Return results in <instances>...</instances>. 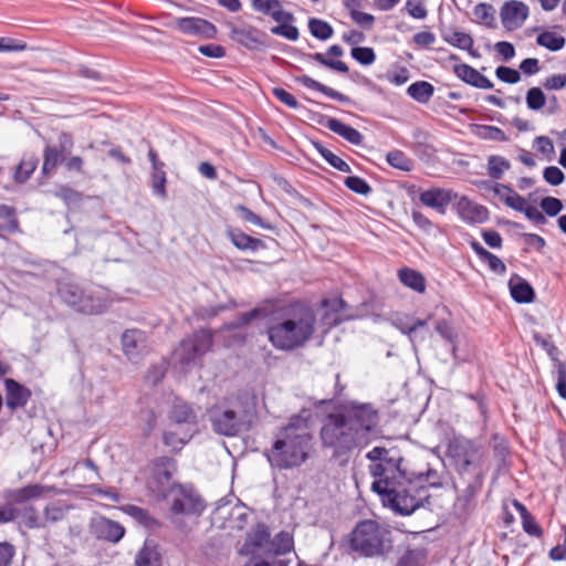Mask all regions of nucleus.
<instances>
[{"label":"nucleus","instance_id":"1","mask_svg":"<svg viewBox=\"0 0 566 566\" xmlns=\"http://www.w3.org/2000/svg\"><path fill=\"white\" fill-rule=\"evenodd\" d=\"M371 462L368 470L374 478L371 490L384 506L400 515H410L428 499L426 483L436 472L413 474L403 467L405 459L397 449L375 447L366 453Z\"/></svg>","mask_w":566,"mask_h":566},{"label":"nucleus","instance_id":"2","mask_svg":"<svg viewBox=\"0 0 566 566\" xmlns=\"http://www.w3.org/2000/svg\"><path fill=\"white\" fill-rule=\"evenodd\" d=\"M378 413L370 405H355L343 412L329 413L321 429L322 443L342 455L364 448L378 437Z\"/></svg>","mask_w":566,"mask_h":566},{"label":"nucleus","instance_id":"3","mask_svg":"<svg viewBox=\"0 0 566 566\" xmlns=\"http://www.w3.org/2000/svg\"><path fill=\"white\" fill-rule=\"evenodd\" d=\"M266 317L269 342L280 350H293L303 346L315 331L314 312L301 304L269 311Z\"/></svg>","mask_w":566,"mask_h":566},{"label":"nucleus","instance_id":"4","mask_svg":"<svg viewBox=\"0 0 566 566\" xmlns=\"http://www.w3.org/2000/svg\"><path fill=\"white\" fill-rule=\"evenodd\" d=\"M311 449L312 436L307 421L295 416L275 434V441L266 452V458L274 468L291 469L303 464L308 459Z\"/></svg>","mask_w":566,"mask_h":566},{"label":"nucleus","instance_id":"5","mask_svg":"<svg viewBox=\"0 0 566 566\" xmlns=\"http://www.w3.org/2000/svg\"><path fill=\"white\" fill-rule=\"evenodd\" d=\"M391 532L377 522L366 520L357 524L350 537V547L365 557L386 555L392 548Z\"/></svg>","mask_w":566,"mask_h":566},{"label":"nucleus","instance_id":"6","mask_svg":"<svg viewBox=\"0 0 566 566\" xmlns=\"http://www.w3.org/2000/svg\"><path fill=\"white\" fill-rule=\"evenodd\" d=\"M293 545V536L289 532L282 531L271 539L269 528L264 524H259L248 535L240 552L244 555L270 557L272 555L290 554Z\"/></svg>","mask_w":566,"mask_h":566},{"label":"nucleus","instance_id":"7","mask_svg":"<svg viewBox=\"0 0 566 566\" xmlns=\"http://www.w3.org/2000/svg\"><path fill=\"white\" fill-rule=\"evenodd\" d=\"M61 300L78 313L95 315L108 307V302L103 293L85 294L74 283H61L57 289Z\"/></svg>","mask_w":566,"mask_h":566},{"label":"nucleus","instance_id":"8","mask_svg":"<svg viewBox=\"0 0 566 566\" xmlns=\"http://www.w3.org/2000/svg\"><path fill=\"white\" fill-rule=\"evenodd\" d=\"M161 499L170 504L174 514L198 515L205 510L201 497L191 489L185 485H172Z\"/></svg>","mask_w":566,"mask_h":566},{"label":"nucleus","instance_id":"9","mask_svg":"<svg viewBox=\"0 0 566 566\" xmlns=\"http://www.w3.org/2000/svg\"><path fill=\"white\" fill-rule=\"evenodd\" d=\"M212 344V333L208 329H199L181 340L176 355L182 365H189L210 352Z\"/></svg>","mask_w":566,"mask_h":566},{"label":"nucleus","instance_id":"10","mask_svg":"<svg viewBox=\"0 0 566 566\" xmlns=\"http://www.w3.org/2000/svg\"><path fill=\"white\" fill-rule=\"evenodd\" d=\"M176 461L169 457H159L150 463V476L147 481L148 490L161 497L172 485L171 478L176 472Z\"/></svg>","mask_w":566,"mask_h":566},{"label":"nucleus","instance_id":"11","mask_svg":"<svg viewBox=\"0 0 566 566\" xmlns=\"http://www.w3.org/2000/svg\"><path fill=\"white\" fill-rule=\"evenodd\" d=\"M210 421L214 432L227 437L237 436L242 427L239 415L221 403L211 408Z\"/></svg>","mask_w":566,"mask_h":566},{"label":"nucleus","instance_id":"12","mask_svg":"<svg viewBox=\"0 0 566 566\" xmlns=\"http://www.w3.org/2000/svg\"><path fill=\"white\" fill-rule=\"evenodd\" d=\"M448 454L460 471H467L479 458L478 447L468 439L453 438L448 446Z\"/></svg>","mask_w":566,"mask_h":566},{"label":"nucleus","instance_id":"13","mask_svg":"<svg viewBox=\"0 0 566 566\" xmlns=\"http://www.w3.org/2000/svg\"><path fill=\"white\" fill-rule=\"evenodd\" d=\"M175 28L186 34L203 39H213L217 35L214 24L199 17L177 18L174 21Z\"/></svg>","mask_w":566,"mask_h":566},{"label":"nucleus","instance_id":"14","mask_svg":"<svg viewBox=\"0 0 566 566\" xmlns=\"http://www.w3.org/2000/svg\"><path fill=\"white\" fill-rule=\"evenodd\" d=\"M528 14L527 4L518 0L505 1L500 10L501 22L507 30L521 28L528 18Z\"/></svg>","mask_w":566,"mask_h":566},{"label":"nucleus","instance_id":"15","mask_svg":"<svg viewBox=\"0 0 566 566\" xmlns=\"http://www.w3.org/2000/svg\"><path fill=\"white\" fill-rule=\"evenodd\" d=\"M120 343L125 356L132 361H137L147 349L146 333L138 328L126 329L122 334Z\"/></svg>","mask_w":566,"mask_h":566},{"label":"nucleus","instance_id":"16","mask_svg":"<svg viewBox=\"0 0 566 566\" xmlns=\"http://www.w3.org/2000/svg\"><path fill=\"white\" fill-rule=\"evenodd\" d=\"M458 197L455 192L444 188H430L419 195L420 202L439 214H446L449 205Z\"/></svg>","mask_w":566,"mask_h":566},{"label":"nucleus","instance_id":"17","mask_svg":"<svg viewBox=\"0 0 566 566\" xmlns=\"http://www.w3.org/2000/svg\"><path fill=\"white\" fill-rule=\"evenodd\" d=\"M457 211L459 217L467 223L480 224L489 219V210L486 207L479 205L467 197H461L457 202Z\"/></svg>","mask_w":566,"mask_h":566},{"label":"nucleus","instance_id":"18","mask_svg":"<svg viewBox=\"0 0 566 566\" xmlns=\"http://www.w3.org/2000/svg\"><path fill=\"white\" fill-rule=\"evenodd\" d=\"M92 532L98 539H104L111 543L119 542L125 535L124 526L103 516L93 521Z\"/></svg>","mask_w":566,"mask_h":566},{"label":"nucleus","instance_id":"19","mask_svg":"<svg viewBox=\"0 0 566 566\" xmlns=\"http://www.w3.org/2000/svg\"><path fill=\"white\" fill-rule=\"evenodd\" d=\"M4 385L6 407L11 411L23 408L31 398L30 389L11 378L6 379Z\"/></svg>","mask_w":566,"mask_h":566},{"label":"nucleus","instance_id":"20","mask_svg":"<svg viewBox=\"0 0 566 566\" xmlns=\"http://www.w3.org/2000/svg\"><path fill=\"white\" fill-rule=\"evenodd\" d=\"M453 73L464 83L481 90L493 88V83L469 64H455Z\"/></svg>","mask_w":566,"mask_h":566},{"label":"nucleus","instance_id":"21","mask_svg":"<svg viewBox=\"0 0 566 566\" xmlns=\"http://www.w3.org/2000/svg\"><path fill=\"white\" fill-rule=\"evenodd\" d=\"M255 11L271 15L275 22L294 21L291 12L284 11L280 0H252Z\"/></svg>","mask_w":566,"mask_h":566},{"label":"nucleus","instance_id":"22","mask_svg":"<svg viewBox=\"0 0 566 566\" xmlns=\"http://www.w3.org/2000/svg\"><path fill=\"white\" fill-rule=\"evenodd\" d=\"M231 38L250 50H256L264 44L261 31L253 27L233 28Z\"/></svg>","mask_w":566,"mask_h":566},{"label":"nucleus","instance_id":"23","mask_svg":"<svg viewBox=\"0 0 566 566\" xmlns=\"http://www.w3.org/2000/svg\"><path fill=\"white\" fill-rule=\"evenodd\" d=\"M71 509L72 506L63 500L49 502L42 511L44 528L62 522Z\"/></svg>","mask_w":566,"mask_h":566},{"label":"nucleus","instance_id":"24","mask_svg":"<svg viewBox=\"0 0 566 566\" xmlns=\"http://www.w3.org/2000/svg\"><path fill=\"white\" fill-rule=\"evenodd\" d=\"M511 296L517 303H531L535 297V292L531 284L517 274H514L509 281Z\"/></svg>","mask_w":566,"mask_h":566},{"label":"nucleus","instance_id":"25","mask_svg":"<svg viewBox=\"0 0 566 566\" xmlns=\"http://www.w3.org/2000/svg\"><path fill=\"white\" fill-rule=\"evenodd\" d=\"M14 511L13 521L19 518V523L28 528H44L43 516L35 506L25 505L22 509H17L11 504Z\"/></svg>","mask_w":566,"mask_h":566},{"label":"nucleus","instance_id":"26","mask_svg":"<svg viewBox=\"0 0 566 566\" xmlns=\"http://www.w3.org/2000/svg\"><path fill=\"white\" fill-rule=\"evenodd\" d=\"M227 235L232 244L239 250L258 251L265 248L262 240L248 235L240 229H229L227 231Z\"/></svg>","mask_w":566,"mask_h":566},{"label":"nucleus","instance_id":"27","mask_svg":"<svg viewBox=\"0 0 566 566\" xmlns=\"http://www.w3.org/2000/svg\"><path fill=\"white\" fill-rule=\"evenodd\" d=\"M325 126L353 145H360L363 143L364 136L356 128L348 126L336 118H328Z\"/></svg>","mask_w":566,"mask_h":566},{"label":"nucleus","instance_id":"28","mask_svg":"<svg viewBox=\"0 0 566 566\" xmlns=\"http://www.w3.org/2000/svg\"><path fill=\"white\" fill-rule=\"evenodd\" d=\"M135 566H163L161 554L157 545L151 542H145L144 546L136 554Z\"/></svg>","mask_w":566,"mask_h":566},{"label":"nucleus","instance_id":"29","mask_svg":"<svg viewBox=\"0 0 566 566\" xmlns=\"http://www.w3.org/2000/svg\"><path fill=\"white\" fill-rule=\"evenodd\" d=\"M45 491V486L40 484H30L21 489L10 490L6 493V499L14 503H23L33 499H39Z\"/></svg>","mask_w":566,"mask_h":566},{"label":"nucleus","instance_id":"30","mask_svg":"<svg viewBox=\"0 0 566 566\" xmlns=\"http://www.w3.org/2000/svg\"><path fill=\"white\" fill-rule=\"evenodd\" d=\"M295 82L307 87V88L318 91V92L325 94L326 96H328L333 99H336L338 102H348L349 101L348 96L335 91L332 87H328V86L317 82L316 80H314L307 75H301V76L295 77Z\"/></svg>","mask_w":566,"mask_h":566},{"label":"nucleus","instance_id":"31","mask_svg":"<svg viewBox=\"0 0 566 566\" xmlns=\"http://www.w3.org/2000/svg\"><path fill=\"white\" fill-rule=\"evenodd\" d=\"M169 419L176 423H196V413L187 402L175 399L169 411Z\"/></svg>","mask_w":566,"mask_h":566},{"label":"nucleus","instance_id":"32","mask_svg":"<svg viewBox=\"0 0 566 566\" xmlns=\"http://www.w3.org/2000/svg\"><path fill=\"white\" fill-rule=\"evenodd\" d=\"M443 40L452 46L468 51L471 55H475L473 48V38L465 32L459 30H448L443 33Z\"/></svg>","mask_w":566,"mask_h":566},{"label":"nucleus","instance_id":"33","mask_svg":"<svg viewBox=\"0 0 566 566\" xmlns=\"http://www.w3.org/2000/svg\"><path fill=\"white\" fill-rule=\"evenodd\" d=\"M398 277L403 285L418 293H423L426 291V279L416 270L403 268L399 270Z\"/></svg>","mask_w":566,"mask_h":566},{"label":"nucleus","instance_id":"34","mask_svg":"<svg viewBox=\"0 0 566 566\" xmlns=\"http://www.w3.org/2000/svg\"><path fill=\"white\" fill-rule=\"evenodd\" d=\"M323 305L331 308L326 311L323 317V322L328 327L336 326L344 319L340 315V311L345 307V302L342 298L324 300Z\"/></svg>","mask_w":566,"mask_h":566},{"label":"nucleus","instance_id":"35","mask_svg":"<svg viewBox=\"0 0 566 566\" xmlns=\"http://www.w3.org/2000/svg\"><path fill=\"white\" fill-rule=\"evenodd\" d=\"M123 511L146 528H155L159 525L158 521L153 517L147 510L137 505L128 504L123 507Z\"/></svg>","mask_w":566,"mask_h":566},{"label":"nucleus","instance_id":"36","mask_svg":"<svg viewBox=\"0 0 566 566\" xmlns=\"http://www.w3.org/2000/svg\"><path fill=\"white\" fill-rule=\"evenodd\" d=\"M269 315V310L266 306L264 307H255L250 312L240 314L235 319L230 323L224 324V329H235L242 328L247 326L250 322L258 317H266Z\"/></svg>","mask_w":566,"mask_h":566},{"label":"nucleus","instance_id":"37","mask_svg":"<svg viewBox=\"0 0 566 566\" xmlns=\"http://www.w3.org/2000/svg\"><path fill=\"white\" fill-rule=\"evenodd\" d=\"M408 95L419 103H428L434 93L432 84L426 81H417L407 88Z\"/></svg>","mask_w":566,"mask_h":566},{"label":"nucleus","instance_id":"38","mask_svg":"<svg viewBox=\"0 0 566 566\" xmlns=\"http://www.w3.org/2000/svg\"><path fill=\"white\" fill-rule=\"evenodd\" d=\"M19 231V220L15 209L7 205H0V232L13 233Z\"/></svg>","mask_w":566,"mask_h":566},{"label":"nucleus","instance_id":"39","mask_svg":"<svg viewBox=\"0 0 566 566\" xmlns=\"http://www.w3.org/2000/svg\"><path fill=\"white\" fill-rule=\"evenodd\" d=\"M536 42L538 45L556 52L565 46L566 39L556 32L544 31L537 35Z\"/></svg>","mask_w":566,"mask_h":566},{"label":"nucleus","instance_id":"40","mask_svg":"<svg viewBox=\"0 0 566 566\" xmlns=\"http://www.w3.org/2000/svg\"><path fill=\"white\" fill-rule=\"evenodd\" d=\"M308 30L314 38L322 41L331 39L334 34L333 27L318 18H311L308 20Z\"/></svg>","mask_w":566,"mask_h":566},{"label":"nucleus","instance_id":"41","mask_svg":"<svg viewBox=\"0 0 566 566\" xmlns=\"http://www.w3.org/2000/svg\"><path fill=\"white\" fill-rule=\"evenodd\" d=\"M316 150L319 153V155L335 169L342 171V172H350L349 165L344 161L340 157L335 155L332 150L326 148L319 143L314 144Z\"/></svg>","mask_w":566,"mask_h":566},{"label":"nucleus","instance_id":"42","mask_svg":"<svg viewBox=\"0 0 566 566\" xmlns=\"http://www.w3.org/2000/svg\"><path fill=\"white\" fill-rule=\"evenodd\" d=\"M511 168L510 161L499 155H492L488 158V174L493 179H500L506 170Z\"/></svg>","mask_w":566,"mask_h":566},{"label":"nucleus","instance_id":"43","mask_svg":"<svg viewBox=\"0 0 566 566\" xmlns=\"http://www.w3.org/2000/svg\"><path fill=\"white\" fill-rule=\"evenodd\" d=\"M387 163L399 170L402 171H411L413 168V160L410 159L403 151L401 150H391L386 156Z\"/></svg>","mask_w":566,"mask_h":566},{"label":"nucleus","instance_id":"44","mask_svg":"<svg viewBox=\"0 0 566 566\" xmlns=\"http://www.w3.org/2000/svg\"><path fill=\"white\" fill-rule=\"evenodd\" d=\"M473 14L478 22L489 28L495 27V10L491 4L479 3L473 9Z\"/></svg>","mask_w":566,"mask_h":566},{"label":"nucleus","instance_id":"45","mask_svg":"<svg viewBox=\"0 0 566 566\" xmlns=\"http://www.w3.org/2000/svg\"><path fill=\"white\" fill-rule=\"evenodd\" d=\"M61 160V153L54 146H46L43 154V174H50Z\"/></svg>","mask_w":566,"mask_h":566},{"label":"nucleus","instance_id":"46","mask_svg":"<svg viewBox=\"0 0 566 566\" xmlns=\"http://www.w3.org/2000/svg\"><path fill=\"white\" fill-rule=\"evenodd\" d=\"M38 165V160L33 157L28 159H22L17 167L14 178L18 182L27 181L32 172L35 170Z\"/></svg>","mask_w":566,"mask_h":566},{"label":"nucleus","instance_id":"47","mask_svg":"<svg viewBox=\"0 0 566 566\" xmlns=\"http://www.w3.org/2000/svg\"><path fill=\"white\" fill-rule=\"evenodd\" d=\"M475 134L486 140H497V142H504L506 140V136L504 132L495 126L491 125H479L476 126Z\"/></svg>","mask_w":566,"mask_h":566},{"label":"nucleus","instance_id":"48","mask_svg":"<svg viewBox=\"0 0 566 566\" xmlns=\"http://www.w3.org/2000/svg\"><path fill=\"white\" fill-rule=\"evenodd\" d=\"M166 172L164 169H157L151 171V190L153 193L160 197L166 198L167 197V190H166Z\"/></svg>","mask_w":566,"mask_h":566},{"label":"nucleus","instance_id":"49","mask_svg":"<svg viewBox=\"0 0 566 566\" xmlns=\"http://www.w3.org/2000/svg\"><path fill=\"white\" fill-rule=\"evenodd\" d=\"M307 59L316 61L319 64H322L328 69L335 70L337 72H340V73L348 72V66L346 65V63H344L343 61H335V60L327 59L325 56V54H323V53L307 54Z\"/></svg>","mask_w":566,"mask_h":566},{"label":"nucleus","instance_id":"50","mask_svg":"<svg viewBox=\"0 0 566 566\" xmlns=\"http://www.w3.org/2000/svg\"><path fill=\"white\" fill-rule=\"evenodd\" d=\"M546 96L539 87H532L526 93V105L532 111H539L545 106Z\"/></svg>","mask_w":566,"mask_h":566},{"label":"nucleus","instance_id":"51","mask_svg":"<svg viewBox=\"0 0 566 566\" xmlns=\"http://www.w3.org/2000/svg\"><path fill=\"white\" fill-rule=\"evenodd\" d=\"M293 21H284L277 22L279 25H275L271 29V32L275 35L283 36L290 41H296L300 36L298 29L292 25Z\"/></svg>","mask_w":566,"mask_h":566},{"label":"nucleus","instance_id":"52","mask_svg":"<svg viewBox=\"0 0 566 566\" xmlns=\"http://www.w3.org/2000/svg\"><path fill=\"white\" fill-rule=\"evenodd\" d=\"M350 54L353 59L363 65H370L376 60L374 50L368 46H355L352 49Z\"/></svg>","mask_w":566,"mask_h":566},{"label":"nucleus","instance_id":"53","mask_svg":"<svg viewBox=\"0 0 566 566\" xmlns=\"http://www.w3.org/2000/svg\"><path fill=\"white\" fill-rule=\"evenodd\" d=\"M395 325L397 328L400 329L401 333L408 335V337L410 338L411 342H415L417 339V335H416L417 331L420 327L426 326V321L416 319V321H413V323L409 324V323L405 322L403 319H397L395 322Z\"/></svg>","mask_w":566,"mask_h":566},{"label":"nucleus","instance_id":"54","mask_svg":"<svg viewBox=\"0 0 566 566\" xmlns=\"http://www.w3.org/2000/svg\"><path fill=\"white\" fill-rule=\"evenodd\" d=\"M238 211L240 218L247 222H250L252 224H255L258 227H261L263 229H272L271 224L263 221L261 217H259L256 213H254L252 210L247 208L245 206H238L235 208Z\"/></svg>","mask_w":566,"mask_h":566},{"label":"nucleus","instance_id":"55","mask_svg":"<svg viewBox=\"0 0 566 566\" xmlns=\"http://www.w3.org/2000/svg\"><path fill=\"white\" fill-rule=\"evenodd\" d=\"M344 184L348 189L359 195H368L371 191L368 182L358 176L347 177Z\"/></svg>","mask_w":566,"mask_h":566},{"label":"nucleus","instance_id":"56","mask_svg":"<svg viewBox=\"0 0 566 566\" xmlns=\"http://www.w3.org/2000/svg\"><path fill=\"white\" fill-rule=\"evenodd\" d=\"M424 558L422 551L408 549L400 557L397 566H420L421 560Z\"/></svg>","mask_w":566,"mask_h":566},{"label":"nucleus","instance_id":"57","mask_svg":"<svg viewBox=\"0 0 566 566\" xmlns=\"http://www.w3.org/2000/svg\"><path fill=\"white\" fill-rule=\"evenodd\" d=\"M495 75L500 81L509 84H515L521 80L520 72L509 66H499Z\"/></svg>","mask_w":566,"mask_h":566},{"label":"nucleus","instance_id":"58","mask_svg":"<svg viewBox=\"0 0 566 566\" xmlns=\"http://www.w3.org/2000/svg\"><path fill=\"white\" fill-rule=\"evenodd\" d=\"M189 438L190 436L188 434L179 437L177 433L172 431H166L163 436L164 443L174 450L181 449L189 441Z\"/></svg>","mask_w":566,"mask_h":566},{"label":"nucleus","instance_id":"59","mask_svg":"<svg viewBox=\"0 0 566 566\" xmlns=\"http://www.w3.org/2000/svg\"><path fill=\"white\" fill-rule=\"evenodd\" d=\"M543 178L547 184L558 186L564 182L565 175L558 167L549 166L544 169Z\"/></svg>","mask_w":566,"mask_h":566},{"label":"nucleus","instance_id":"60","mask_svg":"<svg viewBox=\"0 0 566 566\" xmlns=\"http://www.w3.org/2000/svg\"><path fill=\"white\" fill-rule=\"evenodd\" d=\"M541 208L549 217H555L562 211L563 203L555 197H545L541 201Z\"/></svg>","mask_w":566,"mask_h":566},{"label":"nucleus","instance_id":"61","mask_svg":"<svg viewBox=\"0 0 566 566\" xmlns=\"http://www.w3.org/2000/svg\"><path fill=\"white\" fill-rule=\"evenodd\" d=\"M503 201L507 207L520 212H523L527 207L526 200L514 190L503 197Z\"/></svg>","mask_w":566,"mask_h":566},{"label":"nucleus","instance_id":"62","mask_svg":"<svg viewBox=\"0 0 566 566\" xmlns=\"http://www.w3.org/2000/svg\"><path fill=\"white\" fill-rule=\"evenodd\" d=\"M406 10L415 19H424L428 14L427 9L420 0H407Z\"/></svg>","mask_w":566,"mask_h":566},{"label":"nucleus","instance_id":"63","mask_svg":"<svg viewBox=\"0 0 566 566\" xmlns=\"http://www.w3.org/2000/svg\"><path fill=\"white\" fill-rule=\"evenodd\" d=\"M535 145L537 147V150L542 153L548 160L552 159L555 149L551 138L546 136H538L535 138Z\"/></svg>","mask_w":566,"mask_h":566},{"label":"nucleus","instance_id":"64","mask_svg":"<svg viewBox=\"0 0 566 566\" xmlns=\"http://www.w3.org/2000/svg\"><path fill=\"white\" fill-rule=\"evenodd\" d=\"M522 525L524 532L531 536L541 537L543 534L541 526L536 523L532 514H528L522 518Z\"/></svg>","mask_w":566,"mask_h":566}]
</instances>
